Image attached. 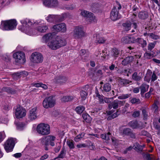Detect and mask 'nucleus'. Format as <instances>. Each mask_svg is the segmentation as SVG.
Returning a JSON list of instances; mask_svg holds the SVG:
<instances>
[{"label":"nucleus","mask_w":160,"mask_h":160,"mask_svg":"<svg viewBox=\"0 0 160 160\" xmlns=\"http://www.w3.org/2000/svg\"><path fill=\"white\" fill-rule=\"evenodd\" d=\"M16 21L15 19L3 21L1 22L0 28L3 30H11L16 28Z\"/></svg>","instance_id":"obj_2"},{"label":"nucleus","mask_w":160,"mask_h":160,"mask_svg":"<svg viewBox=\"0 0 160 160\" xmlns=\"http://www.w3.org/2000/svg\"><path fill=\"white\" fill-rule=\"evenodd\" d=\"M87 145L84 143H79L77 145L76 147L78 148H85Z\"/></svg>","instance_id":"obj_63"},{"label":"nucleus","mask_w":160,"mask_h":160,"mask_svg":"<svg viewBox=\"0 0 160 160\" xmlns=\"http://www.w3.org/2000/svg\"><path fill=\"white\" fill-rule=\"evenodd\" d=\"M111 134L110 132L107 133H104L101 135V138L103 139L106 141H108L110 139V138Z\"/></svg>","instance_id":"obj_33"},{"label":"nucleus","mask_w":160,"mask_h":160,"mask_svg":"<svg viewBox=\"0 0 160 160\" xmlns=\"http://www.w3.org/2000/svg\"><path fill=\"white\" fill-rule=\"evenodd\" d=\"M129 106V104L127 103L125 105L124 108L122 110V111L123 112H125L128 111V108Z\"/></svg>","instance_id":"obj_62"},{"label":"nucleus","mask_w":160,"mask_h":160,"mask_svg":"<svg viewBox=\"0 0 160 160\" xmlns=\"http://www.w3.org/2000/svg\"><path fill=\"white\" fill-rule=\"evenodd\" d=\"M43 3L45 6L49 7H55L58 5L57 0H43Z\"/></svg>","instance_id":"obj_16"},{"label":"nucleus","mask_w":160,"mask_h":160,"mask_svg":"<svg viewBox=\"0 0 160 160\" xmlns=\"http://www.w3.org/2000/svg\"><path fill=\"white\" fill-rule=\"evenodd\" d=\"M2 89L3 91L6 92L8 93L13 94L15 92V90L12 89L9 87H4Z\"/></svg>","instance_id":"obj_40"},{"label":"nucleus","mask_w":160,"mask_h":160,"mask_svg":"<svg viewBox=\"0 0 160 160\" xmlns=\"http://www.w3.org/2000/svg\"><path fill=\"white\" fill-rule=\"evenodd\" d=\"M159 103V102L158 101H154V103L152 105V108L155 109V111L157 112L158 111V107L157 105Z\"/></svg>","instance_id":"obj_44"},{"label":"nucleus","mask_w":160,"mask_h":160,"mask_svg":"<svg viewBox=\"0 0 160 160\" xmlns=\"http://www.w3.org/2000/svg\"><path fill=\"white\" fill-rule=\"evenodd\" d=\"M80 53L82 56L85 55V57H88L89 55L88 52L86 50L84 49L81 50Z\"/></svg>","instance_id":"obj_50"},{"label":"nucleus","mask_w":160,"mask_h":160,"mask_svg":"<svg viewBox=\"0 0 160 160\" xmlns=\"http://www.w3.org/2000/svg\"><path fill=\"white\" fill-rule=\"evenodd\" d=\"M131 96V94H123L118 97V98L120 99H124L130 97Z\"/></svg>","instance_id":"obj_46"},{"label":"nucleus","mask_w":160,"mask_h":160,"mask_svg":"<svg viewBox=\"0 0 160 160\" xmlns=\"http://www.w3.org/2000/svg\"><path fill=\"white\" fill-rule=\"evenodd\" d=\"M124 29L126 31H128L130 29L131 24L130 23L126 22L122 24Z\"/></svg>","instance_id":"obj_39"},{"label":"nucleus","mask_w":160,"mask_h":160,"mask_svg":"<svg viewBox=\"0 0 160 160\" xmlns=\"http://www.w3.org/2000/svg\"><path fill=\"white\" fill-rule=\"evenodd\" d=\"M15 114L17 118H21L25 116L26 110L20 106H18L16 109Z\"/></svg>","instance_id":"obj_13"},{"label":"nucleus","mask_w":160,"mask_h":160,"mask_svg":"<svg viewBox=\"0 0 160 160\" xmlns=\"http://www.w3.org/2000/svg\"><path fill=\"white\" fill-rule=\"evenodd\" d=\"M131 103L132 104H139L141 103L139 99L136 98H133L130 100Z\"/></svg>","instance_id":"obj_42"},{"label":"nucleus","mask_w":160,"mask_h":160,"mask_svg":"<svg viewBox=\"0 0 160 160\" xmlns=\"http://www.w3.org/2000/svg\"><path fill=\"white\" fill-rule=\"evenodd\" d=\"M134 57L132 56H129L126 57L122 62L123 65H126L132 62L134 60Z\"/></svg>","instance_id":"obj_21"},{"label":"nucleus","mask_w":160,"mask_h":160,"mask_svg":"<svg viewBox=\"0 0 160 160\" xmlns=\"http://www.w3.org/2000/svg\"><path fill=\"white\" fill-rule=\"evenodd\" d=\"M129 126L133 129H135L138 127V122L136 121H132L128 123Z\"/></svg>","instance_id":"obj_28"},{"label":"nucleus","mask_w":160,"mask_h":160,"mask_svg":"<svg viewBox=\"0 0 160 160\" xmlns=\"http://www.w3.org/2000/svg\"><path fill=\"white\" fill-rule=\"evenodd\" d=\"M48 155L46 153L41 156L39 159L38 160H45L48 158Z\"/></svg>","instance_id":"obj_61"},{"label":"nucleus","mask_w":160,"mask_h":160,"mask_svg":"<svg viewBox=\"0 0 160 160\" xmlns=\"http://www.w3.org/2000/svg\"><path fill=\"white\" fill-rule=\"evenodd\" d=\"M88 15L89 16L86 19L87 21L91 22H97L95 17L93 13H91V14Z\"/></svg>","instance_id":"obj_25"},{"label":"nucleus","mask_w":160,"mask_h":160,"mask_svg":"<svg viewBox=\"0 0 160 160\" xmlns=\"http://www.w3.org/2000/svg\"><path fill=\"white\" fill-rule=\"evenodd\" d=\"M148 35L151 38L154 40H157L159 38V36L153 33H148Z\"/></svg>","instance_id":"obj_48"},{"label":"nucleus","mask_w":160,"mask_h":160,"mask_svg":"<svg viewBox=\"0 0 160 160\" xmlns=\"http://www.w3.org/2000/svg\"><path fill=\"white\" fill-rule=\"evenodd\" d=\"M67 143L70 149H72L74 148V142L73 141L70 140L67 141Z\"/></svg>","instance_id":"obj_49"},{"label":"nucleus","mask_w":160,"mask_h":160,"mask_svg":"<svg viewBox=\"0 0 160 160\" xmlns=\"http://www.w3.org/2000/svg\"><path fill=\"white\" fill-rule=\"evenodd\" d=\"M85 110V108L82 106L77 107L75 108L77 112L79 114L82 113Z\"/></svg>","instance_id":"obj_38"},{"label":"nucleus","mask_w":160,"mask_h":160,"mask_svg":"<svg viewBox=\"0 0 160 160\" xmlns=\"http://www.w3.org/2000/svg\"><path fill=\"white\" fill-rule=\"evenodd\" d=\"M145 145H141L138 143H136L135 145L133 146L134 149L137 152H141L142 151L143 148L144 147Z\"/></svg>","instance_id":"obj_26"},{"label":"nucleus","mask_w":160,"mask_h":160,"mask_svg":"<svg viewBox=\"0 0 160 160\" xmlns=\"http://www.w3.org/2000/svg\"><path fill=\"white\" fill-rule=\"evenodd\" d=\"M31 60L34 63H41L43 61V57L40 53L34 52L33 53L31 56Z\"/></svg>","instance_id":"obj_11"},{"label":"nucleus","mask_w":160,"mask_h":160,"mask_svg":"<svg viewBox=\"0 0 160 160\" xmlns=\"http://www.w3.org/2000/svg\"><path fill=\"white\" fill-rule=\"evenodd\" d=\"M56 137L52 136H48L45 138H42L40 139V141L42 144L47 146L49 143L52 146H54V141L55 140Z\"/></svg>","instance_id":"obj_9"},{"label":"nucleus","mask_w":160,"mask_h":160,"mask_svg":"<svg viewBox=\"0 0 160 160\" xmlns=\"http://www.w3.org/2000/svg\"><path fill=\"white\" fill-rule=\"evenodd\" d=\"M158 78L157 76L156 75L155 73L153 72L151 77V82H154Z\"/></svg>","instance_id":"obj_59"},{"label":"nucleus","mask_w":160,"mask_h":160,"mask_svg":"<svg viewBox=\"0 0 160 160\" xmlns=\"http://www.w3.org/2000/svg\"><path fill=\"white\" fill-rule=\"evenodd\" d=\"M103 90L105 92H108L111 90V86L109 83H106L104 85L103 87Z\"/></svg>","instance_id":"obj_32"},{"label":"nucleus","mask_w":160,"mask_h":160,"mask_svg":"<svg viewBox=\"0 0 160 160\" xmlns=\"http://www.w3.org/2000/svg\"><path fill=\"white\" fill-rule=\"evenodd\" d=\"M13 57L16 62L21 64H24L26 61L25 54L22 52H18L14 53Z\"/></svg>","instance_id":"obj_7"},{"label":"nucleus","mask_w":160,"mask_h":160,"mask_svg":"<svg viewBox=\"0 0 160 160\" xmlns=\"http://www.w3.org/2000/svg\"><path fill=\"white\" fill-rule=\"evenodd\" d=\"M140 114V111L138 110H134V111L132 114V116L134 118L138 117L139 116Z\"/></svg>","instance_id":"obj_51"},{"label":"nucleus","mask_w":160,"mask_h":160,"mask_svg":"<svg viewBox=\"0 0 160 160\" xmlns=\"http://www.w3.org/2000/svg\"><path fill=\"white\" fill-rule=\"evenodd\" d=\"M155 44L154 43L151 42L148 44V50L151 51L155 47Z\"/></svg>","instance_id":"obj_55"},{"label":"nucleus","mask_w":160,"mask_h":160,"mask_svg":"<svg viewBox=\"0 0 160 160\" xmlns=\"http://www.w3.org/2000/svg\"><path fill=\"white\" fill-rule=\"evenodd\" d=\"M48 28V27L47 26L41 25L37 28V30L40 32H46Z\"/></svg>","instance_id":"obj_29"},{"label":"nucleus","mask_w":160,"mask_h":160,"mask_svg":"<svg viewBox=\"0 0 160 160\" xmlns=\"http://www.w3.org/2000/svg\"><path fill=\"white\" fill-rule=\"evenodd\" d=\"M125 103V101H121L116 100L108 105V108L109 109H111L112 108L114 109H116L118 106H123Z\"/></svg>","instance_id":"obj_14"},{"label":"nucleus","mask_w":160,"mask_h":160,"mask_svg":"<svg viewBox=\"0 0 160 160\" xmlns=\"http://www.w3.org/2000/svg\"><path fill=\"white\" fill-rule=\"evenodd\" d=\"M84 32L82 27L81 26L76 27L73 30V37L76 39L81 38L84 36Z\"/></svg>","instance_id":"obj_12"},{"label":"nucleus","mask_w":160,"mask_h":160,"mask_svg":"<svg viewBox=\"0 0 160 160\" xmlns=\"http://www.w3.org/2000/svg\"><path fill=\"white\" fill-rule=\"evenodd\" d=\"M106 39L98 35L96 36L95 42L99 44H103L105 43Z\"/></svg>","instance_id":"obj_24"},{"label":"nucleus","mask_w":160,"mask_h":160,"mask_svg":"<svg viewBox=\"0 0 160 160\" xmlns=\"http://www.w3.org/2000/svg\"><path fill=\"white\" fill-rule=\"evenodd\" d=\"M144 56L146 59H149L153 57V55L150 53L146 52L144 54Z\"/></svg>","instance_id":"obj_52"},{"label":"nucleus","mask_w":160,"mask_h":160,"mask_svg":"<svg viewBox=\"0 0 160 160\" xmlns=\"http://www.w3.org/2000/svg\"><path fill=\"white\" fill-rule=\"evenodd\" d=\"M122 134L123 135L130 136L131 138L135 139L136 138L135 133H133L129 128H125L123 129Z\"/></svg>","instance_id":"obj_17"},{"label":"nucleus","mask_w":160,"mask_h":160,"mask_svg":"<svg viewBox=\"0 0 160 160\" xmlns=\"http://www.w3.org/2000/svg\"><path fill=\"white\" fill-rule=\"evenodd\" d=\"M132 11L134 12V13H133V15L135 16H136L137 15V13L138 12V8L135 5H134L132 7Z\"/></svg>","instance_id":"obj_56"},{"label":"nucleus","mask_w":160,"mask_h":160,"mask_svg":"<svg viewBox=\"0 0 160 160\" xmlns=\"http://www.w3.org/2000/svg\"><path fill=\"white\" fill-rule=\"evenodd\" d=\"M23 75V72H17L12 74L13 79L16 80L19 79Z\"/></svg>","instance_id":"obj_34"},{"label":"nucleus","mask_w":160,"mask_h":160,"mask_svg":"<svg viewBox=\"0 0 160 160\" xmlns=\"http://www.w3.org/2000/svg\"><path fill=\"white\" fill-rule=\"evenodd\" d=\"M5 137V135L4 132H0V142H1Z\"/></svg>","instance_id":"obj_58"},{"label":"nucleus","mask_w":160,"mask_h":160,"mask_svg":"<svg viewBox=\"0 0 160 160\" xmlns=\"http://www.w3.org/2000/svg\"><path fill=\"white\" fill-rule=\"evenodd\" d=\"M84 136V134L82 133L77 136L74 138V140L76 142H78L81 138H82Z\"/></svg>","instance_id":"obj_57"},{"label":"nucleus","mask_w":160,"mask_h":160,"mask_svg":"<svg viewBox=\"0 0 160 160\" xmlns=\"http://www.w3.org/2000/svg\"><path fill=\"white\" fill-rule=\"evenodd\" d=\"M46 18L48 22H60L64 19L62 16L51 14L48 15Z\"/></svg>","instance_id":"obj_10"},{"label":"nucleus","mask_w":160,"mask_h":160,"mask_svg":"<svg viewBox=\"0 0 160 160\" xmlns=\"http://www.w3.org/2000/svg\"><path fill=\"white\" fill-rule=\"evenodd\" d=\"M53 28L54 31L57 32L61 31L65 32L67 30L66 25L63 23L54 25Z\"/></svg>","instance_id":"obj_15"},{"label":"nucleus","mask_w":160,"mask_h":160,"mask_svg":"<svg viewBox=\"0 0 160 160\" xmlns=\"http://www.w3.org/2000/svg\"><path fill=\"white\" fill-rule=\"evenodd\" d=\"M37 110L36 107H34L30 110L28 118L31 120H35L37 118Z\"/></svg>","instance_id":"obj_18"},{"label":"nucleus","mask_w":160,"mask_h":160,"mask_svg":"<svg viewBox=\"0 0 160 160\" xmlns=\"http://www.w3.org/2000/svg\"><path fill=\"white\" fill-rule=\"evenodd\" d=\"M149 85L145 83H142L140 87V89L141 94L142 97H144V94L147 92L148 89Z\"/></svg>","instance_id":"obj_20"},{"label":"nucleus","mask_w":160,"mask_h":160,"mask_svg":"<svg viewBox=\"0 0 160 160\" xmlns=\"http://www.w3.org/2000/svg\"><path fill=\"white\" fill-rule=\"evenodd\" d=\"M23 124L22 123H21L18 124L17 126V128L18 129L21 130L23 129Z\"/></svg>","instance_id":"obj_64"},{"label":"nucleus","mask_w":160,"mask_h":160,"mask_svg":"<svg viewBox=\"0 0 160 160\" xmlns=\"http://www.w3.org/2000/svg\"><path fill=\"white\" fill-rule=\"evenodd\" d=\"M17 139L15 138H11L7 140L5 142L3 146L4 149L7 152L12 151Z\"/></svg>","instance_id":"obj_5"},{"label":"nucleus","mask_w":160,"mask_h":160,"mask_svg":"<svg viewBox=\"0 0 160 160\" xmlns=\"http://www.w3.org/2000/svg\"><path fill=\"white\" fill-rule=\"evenodd\" d=\"M55 104V100L52 96L46 97L42 102L43 107L46 109L53 107Z\"/></svg>","instance_id":"obj_6"},{"label":"nucleus","mask_w":160,"mask_h":160,"mask_svg":"<svg viewBox=\"0 0 160 160\" xmlns=\"http://www.w3.org/2000/svg\"><path fill=\"white\" fill-rule=\"evenodd\" d=\"M111 53L112 56L115 58L118 57L120 53L119 51L116 48L112 49Z\"/></svg>","instance_id":"obj_37"},{"label":"nucleus","mask_w":160,"mask_h":160,"mask_svg":"<svg viewBox=\"0 0 160 160\" xmlns=\"http://www.w3.org/2000/svg\"><path fill=\"white\" fill-rule=\"evenodd\" d=\"M118 5L117 8L116 7H113L111 12L110 18L114 21L120 19L121 17V15L119 13L118 10L121 9V6L120 4Z\"/></svg>","instance_id":"obj_8"},{"label":"nucleus","mask_w":160,"mask_h":160,"mask_svg":"<svg viewBox=\"0 0 160 160\" xmlns=\"http://www.w3.org/2000/svg\"><path fill=\"white\" fill-rule=\"evenodd\" d=\"M66 40L62 38H57L49 42L48 46L52 50H56L66 45Z\"/></svg>","instance_id":"obj_1"},{"label":"nucleus","mask_w":160,"mask_h":160,"mask_svg":"<svg viewBox=\"0 0 160 160\" xmlns=\"http://www.w3.org/2000/svg\"><path fill=\"white\" fill-rule=\"evenodd\" d=\"M99 7V5L98 3H93L91 5V8L92 10H94L95 9L98 8Z\"/></svg>","instance_id":"obj_60"},{"label":"nucleus","mask_w":160,"mask_h":160,"mask_svg":"<svg viewBox=\"0 0 160 160\" xmlns=\"http://www.w3.org/2000/svg\"><path fill=\"white\" fill-rule=\"evenodd\" d=\"M88 94V92L84 90H82L81 92L80 95L81 98L82 100H84L86 98Z\"/></svg>","instance_id":"obj_43"},{"label":"nucleus","mask_w":160,"mask_h":160,"mask_svg":"<svg viewBox=\"0 0 160 160\" xmlns=\"http://www.w3.org/2000/svg\"><path fill=\"white\" fill-rule=\"evenodd\" d=\"M66 154V151L65 149L63 148L61 151L60 154L58 155V158H63L65 156Z\"/></svg>","instance_id":"obj_41"},{"label":"nucleus","mask_w":160,"mask_h":160,"mask_svg":"<svg viewBox=\"0 0 160 160\" xmlns=\"http://www.w3.org/2000/svg\"><path fill=\"white\" fill-rule=\"evenodd\" d=\"M130 38V42L132 43H135L137 42L139 38H136L134 37L133 36L129 37Z\"/></svg>","instance_id":"obj_53"},{"label":"nucleus","mask_w":160,"mask_h":160,"mask_svg":"<svg viewBox=\"0 0 160 160\" xmlns=\"http://www.w3.org/2000/svg\"><path fill=\"white\" fill-rule=\"evenodd\" d=\"M67 78L64 76H58L56 77L54 79V81L56 83L63 84L67 80Z\"/></svg>","instance_id":"obj_19"},{"label":"nucleus","mask_w":160,"mask_h":160,"mask_svg":"<svg viewBox=\"0 0 160 160\" xmlns=\"http://www.w3.org/2000/svg\"><path fill=\"white\" fill-rule=\"evenodd\" d=\"M21 22L23 27V30L26 33L30 35H32L33 32L32 28L34 24L28 19L22 20Z\"/></svg>","instance_id":"obj_4"},{"label":"nucleus","mask_w":160,"mask_h":160,"mask_svg":"<svg viewBox=\"0 0 160 160\" xmlns=\"http://www.w3.org/2000/svg\"><path fill=\"white\" fill-rule=\"evenodd\" d=\"M121 41L124 43H130V38L129 36H125L122 38L121 39Z\"/></svg>","instance_id":"obj_45"},{"label":"nucleus","mask_w":160,"mask_h":160,"mask_svg":"<svg viewBox=\"0 0 160 160\" xmlns=\"http://www.w3.org/2000/svg\"><path fill=\"white\" fill-rule=\"evenodd\" d=\"M148 13L147 12H141L138 14L139 18L142 19H146L148 18Z\"/></svg>","instance_id":"obj_27"},{"label":"nucleus","mask_w":160,"mask_h":160,"mask_svg":"<svg viewBox=\"0 0 160 160\" xmlns=\"http://www.w3.org/2000/svg\"><path fill=\"white\" fill-rule=\"evenodd\" d=\"M91 13L87 11L83 10L81 12V14L83 17H86L87 19L89 16L88 15H90L91 14Z\"/></svg>","instance_id":"obj_47"},{"label":"nucleus","mask_w":160,"mask_h":160,"mask_svg":"<svg viewBox=\"0 0 160 160\" xmlns=\"http://www.w3.org/2000/svg\"><path fill=\"white\" fill-rule=\"evenodd\" d=\"M142 113L144 119H147L148 117V114L146 110L145 109H143L142 110Z\"/></svg>","instance_id":"obj_54"},{"label":"nucleus","mask_w":160,"mask_h":160,"mask_svg":"<svg viewBox=\"0 0 160 160\" xmlns=\"http://www.w3.org/2000/svg\"><path fill=\"white\" fill-rule=\"evenodd\" d=\"M137 42L140 44L141 47L143 48L145 47L147 45L146 41L142 38H139Z\"/></svg>","instance_id":"obj_36"},{"label":"nucleus","mask_w":160,"mask_h":160,"mask_svg":"<svg viewBox=\"0 0 160 160\" xmlns=\"http://www.w3.org/2000/svg\"><path fill=\"white\" fill-rule=\"evenodd\" d=\"M119 85L122 86H127L132 81L126 79L120 78L118 81Z\"/></svg>","instance_id":"obj_22"},{"label":"nucleus","mask_w":160,"mask_h":160,"mask_svg":"<svg viewBox=\"0 0 160 160\" xmlns=\"http://www.w3.org/2000/svg\"><path fill=\"white\" fill-rule=\"evenodd\" d=\"M36 130L39 134L42 135H47L50 133V127L47 124L41 123L37 126Z\"/></svg>","instance_id":"obj_3"},{"label":"nucleus","mask_w":160,"mask_h":160,"mask_svg":"<svg viewBox=\"0 0 160 160\" xmlns=\"http://www.w3.org/2000/svg\"><path fill=\"white\" fill-rule=\"evenodd\" d=\"M74 98V97L72 96H63L61 99V101L63 102H68L71 101Z\"/></svg>","instance_id":"obj_30"},{"label":"nucleus","mask_w":160,"mask_h":160,"mask_svg":"<svg viewBox=\"0 0 160 160\" xmlns=\"http://www.w3.org/2000/svg\"><path fill=\"white\" fill-rule=\"evenodd\" d=\"M132 78L135 81H139L142 79V78L140 76L138 75V73L137 72H135L132 74Z\"/></svg>","instance_id":"obj_31"},{"label":"nucleus","mask_w":160,"mask_h":160,"mask_svg":"<svg viewBox=\"0 0 160 160\" xmlns=\"http://www.w3.org/2000/svg\"><path fill=\"white\" fill-rule=\"evenodd\" d=\"M53 35L51 33H48L46 34L42 37V39L45 42L51 40L53 38Z\"/></svg>","instance_id":"obj_23"},{"label":"nucleus","mask_w":160,"mask_h":160,"mask_svg":"<svg viewBox=\"0 0 160 160\" xmlns=\"http://www.w3.org/2000/svg\"><path fill=\"white\" fill-rule=\"evenodd\" d=\"M82 117L86 122L88 123H90L91 121V118L90 116L87 113L83 114Z\"/></svg>","instance_id":"obj_35"}]
</instances>
